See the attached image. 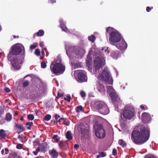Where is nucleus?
<instances>
[{"label": "nucleus", "instance_id": "f257e3e1", "mask_svg": "<svg viewBox=\"0 0 158 158\" xmlns=\"http://www.w3.org/2000/svg\"><path fill=\"white\" fill-rule=\"evenodd\" d=\"M150 130L148 127L141 126L134 129L131 134V139L135 144L141 145L147 141L150 136Z\"/></svg>", "mask_w": 158, "mask_h": 158}, {"label": "nucleus", "instance_id": "f03ea898", "mask_svg": "<svg viewBox=\"0 0 158 158\" xmlns=\"http://www.w3.org/2000/svg\"><path fill=\"white\" fill-rule=\"evenodd\" d=\"M11 49L8 55V60L10 62V64L15 69L19 70L24 60L23 55L17 56L22 52V48L20 46H13Z\"/></svg>", "mask_w": 158, "mask_h": 158}, {"label": "nucleus", "instance_id": "7ed1b4c3", "mask_svg": "<svg viewBox=\"0 0 158 158\" xmlns=\"http://www.w3.org/2000/svg\"><path fill=\"white\" fill-rule=\"evenodd\" d=\"M98 78L106 85H112L113 81L110 72L105 69H104L102 72L99 74Z\"/></svg>", "mask_w": 158, "mask_h": 158}, {"label": "nucleus", "instance_id": "20e7f679", "mask_svg": "<svg viewBox=\"0 0 158 158\" xmlns=\"http://www.w3.org/2000/svg\"><path fill=\"white\" fill-rule=\"evenodd\" d=\"M52 65L53 64H52L50 65V69L53 73L57 75L62 74L64 72L65 69V67L63 64L60 63H56L53 65V67L52 68Z\"/></svg>", "mask_w": 158, "mask_h": 158}, {"label": "nucleus", "instance_id": "39448f33", "mask_svg": "<svg viewBox=\"0 0 158 158\" xmlns=\"http://www.w3.org/2000/svg\"><path fill=\"white\" fill-rule=\"evenodd\" d=\"M123 115L125 118L131 120L135 116L134 110L130 107H125L123 111Z\"/></svg>", "mask_w": 158, "mask_h": 158}, {"label": "nucleus", "instance_id": "423d86ee", "mask_svg": "<svg viewBox=\"0 0 158 158\" xmlns=\"http://www.w3.org/2000/svg\"><path fill=\"white\" fill-rule=\"evenodd\" d=\"M121 35L118 31L112 32L109 34V41L110 43L114 45V43L119 42L121 40Z\"/></svg>", "mask_w": 158, "mask_h": 158}, {"label": "nucleus", "instance_id": "0eeeda50", "mask_svg": "<svg viewBox=\"0 0 158 158\" xmlns=\"http://www.w3.org/2000/svg\"><path fill=\"white\" fill-rule=\"evenodd\" d=\"M96 108L99 113L103 115H106L109 112V110L107 106L101 102L96 103Z\"/></svg>", "mask_w": 158, "mask_h": 158}, {"label": "nucleus", "instance_id": "6e6552de", "mask_svg": "<svg viewBox=\"0 0 158 158\" xmlns=\"http://www.w3.org/2000/svg\"><path fill=\"white\" fill-rule=\"evenodd\" d=\"M95 134L96 136L100 139H102L105 136L106 132L102 125L98 124L97 125V129Z\"/></svg>", "mask_w": 158, "mask_h": 158}, {"label": "nucleus", "instance_id": "1a4fd4ad", "mask_svg": "<svg viewBox=\"0 0 158 158\" xmlns=\"http://www.w3.org/2000/svg\"><path fill=\"white\" fill-rule=\"evenodd\" d=\"M105 61L99 56L95 57L94 62V65L95 70L99 69L103 66L105 64Z\"/></svg>", "mask_w": 158, "mask_h": 158}, {"label": "nucleus", "instance_id": "9d476101", "mask_svg": "<svg viewBox=\"0 0 158 158\" xmlns=\"http://www.w3.org/2000/svg\"><path fill=\"white\" fill-rule=\"evenodd\" d=\"M77 81L80 82H86L87 78L86 74L83 71H79L77 74Z\"/></svg>", "mask_w": 158, "mask_h": 158}, {"label": "nucleus", "instance_id": "9b49d317", "mask_svg": "<svg viewBox=\"0 0 158 158\" xmlns=\"http://www.w3.org/2000/svg\"><path fill=\"white\" fill-rule=\"evenodd\" d=\"M110 95L114 104H116L120 102L121 100L119 97L115 92L110 94Z\"/></svg>", "mask_w": 158, "mask_h": 158}, {"label": "nucleus", "instance_id": "f8f14e48", "mask_svg": "<svg viewBox=\"0 0 158 158\" xmlns=\"http://www.w3.org/2000/svg\"><path fill=\"white\" fill-rule=\"evenodd\" d=\"M115 45L118 49L121 50H125L127 48V45L124 40H122L118 43L115 44Z\"/></svg>", "mask_w": 158, "mask_h": 158}, {"label": "nucleus", "instance_id": "ddd939ff", "mask_svg": "<svg viewBox=\"0 0 158 158\" xmlns=\"http://www.w3.org/2000/svg\"><path fill=\"white\" fill-rule=\"evenodd\" d=\"M141 118L143 123H149L151 121V116L148 113L145 112L142 114Z\"/></svg>", "mask_w": 158, "mask_h": 158}, {"label": "nucleus", "instance_id": "4468645a", "mask_svg": "<svg viewBox=\"0 0 158 158\" xmlns=\"http://www.w3.org/2000/svg\"><path fill=\"white\" fill-rule=\"evenodd\" d=\"M59 145L60 148L64 150H66L69 148L68 144L67 141H61L60 142Z\"/></svg>", "mask_w": 158, "mask_h": 158}, {"label": "nucleus", "instance_id": "2eb2a0df", "mask_svg": "<svg viewBox=\"0 0 158 158\" xmlns=\"http://www.w3.org/2000/svg\"><path fill=\"white\" fill-rule=\"evenodd\" d=\"M96 88L99 92L101 93H105V89L104 86L99 82H98L96 85Z\"/></svg>", "mask_w": 158, "mask_h": 158}, {"label": "nucleus", "instance_id": "dca6fc26", "mask_svg": "<svg viewBox=\"0 0 158 158\" xmlns=\"http://www.w3.org/2000/svg\"><path fill=\"white\" fill-rule=\"evenodd\" d=\"M111 56L114 59H117L121 56V53L118 50H114L111 52Z\"/></svg>", "mask_w": 158, "mask_h": 158}, {"label": "nucleus", "instance_id": "f3484780", "mask_svg": "<svg viewBox=\"0 0 158 158\" xmlns=\"http://www.w3.org/2000/svg\"><path fill=\"white\" fill-rule=\"evenodd\" d=\"M49 154L51 155L52 158H57L58 157V153L56 150L53 148L52 150L49 152Z\"/></svg>", "mask_w": 158, "mask_h": 158}, {"label": "nucleus", "instance_id": "a211bd4d", "mask_svg": "<svg viewBox=\"0 0 158 158\" xmlns=\"http://www.w3.org/2000/svg\"><path fill=\"white\" fill-rule=\"evenodd\" d=\"M48 144H44L42 145L41 147L40 148L41 151L44 152H47L48 150Z\"/></svg>", "mask_w": 158, "mask_h": 158}, {"label": "nucleus", "instance_id": "6ab92c4d", "mask_svg": "<svg viewBox=\"0 0 158 158\" xmlns=\"http://www.w3.org/2000/svg\"><path fill=\"white\" fill-rule=\"evenodd\" d=\"M15 126L17 128H18L22 130L23 131H25V128L23 127V126L21 124H18L17 123H15Z\"/></svg>", "mask_w": 158, "mask_h": 158}, {"label": "nucleus", "instance_id": "aec40b11", "mask_svg": "<svg viewBox=\"0 0 158 158\" xmlns=\"http://www.w3.org/2000/svg\"><path fill=\"white\" fill-rule=\"evenodd\" d=\"M66 138L69 140H72L73 139V136L70 131H68L65 135Z\"/></svg>", "mask_w": 158, "mask_h": 158}, {"label": "nucleus", "instance_id": "412c9836", "mask_svg": "<svg viewBox=\"0 0 158 158\" xmlns=\"http://www.w3.org/2000/svg\"><path fill=\"white\" fill-rule=\"evenodd\" d=\"M6 136V133L3 129L0 130V137L1 139H5Z\"/></svg>", "mask_w": 158, "mask_h": 158}, {"label": "nucleus", "instance_id": "4be33fe9", "mask_svg": "<svg viewBox=\"0 0 158 158\" xmlns=\"http://www.w3.org/2000/svg\"><path fill=\"white\" fill-rule=\"evenodd\" d=\"M12 118V115L10 113H8L6 114L5 119L7 121H10Z\"/></svg>", "mask_w": 158, "mask_h": 158}, {"label": "nucleus", "instance_id": "5701e85b", "mask_svg": "<svg viewBox=\"0 0 158 158\" xmlns=\"http://www.w3.org/2000/svg\"><path fill=\"white\" fill-rule=\"evenodd\" d=\"M106 89H107V91L108 92H109L110 94H111L112 93H114V90L113 89V87L112 86H108L106 87Z\"/></svg>", "mask_w": 158, "mask_h": 158}, {"label": "nucleus", "instance_id": "b1692460", "mask_svg": "<svg viewBox=\"0 0 158 158\" xmlns=\"http://www.w3.org/2000/svg\"><path fill=\"white\" fill-rule=\"evenodd\" d=\"M119 144L123 147H124L127 145V144L125 141L122 139H120L118 141Z\"/></svg>", "mask_w": 158, "mask_h": 158}, {"label": "nucleus", "instance_id": "393cba45", "mask_svg": "<svg viewBox=\"0 0 158 158\" xmlns=\"http://www.w3.org/2000/svg\"><path fill=\"white\" fill-rule=\"evenodd\" d=\"M106 31L107 32L111 33L112 32H115L117 31L112 27H109L106 29Z\"/></svg>", "mask_w": 158, "mask_h": 158}, {"label": "nucleus", "instance_id": "a878e982", "mask_svg": "<svg viewBox=\"0 0 158 158\" xmlns=\"http://www.w3.org/2000/svg\"><path fill=\"white\" fill-rule=\"evenodd\" d=\"M96 38L95 36L92 35L91 36H89L88 37V39L89 40L91 41V42L92 43H93L94 41V40H95Z\"/></svg>", "mask_w": 158, "mask_h": 158}, {"label": "nucleus", "instance_id": "bb28decb", "mask_svg": "<svg viewBox=\"0 0 158 158\" xmlns=\"http://www.w3.org/2000/svg\"><path fill=\"white\" fill-rule=\"evenodd\" d=\"M83 110V108L81 106H77L76 108V110L77 113L82 111Z\"/></svg>", "mask_w": 158, "mask_h": 158}, {"label": "nucleus", "instance_id": "cd10ccee", "mask_svg": "<svg viewBox=\"0 0 158 158\" xmlns=\"http://www.w3.org/2000/svg\"><path fill=\"white\" fill-rule=\"evenodd\" d=\"M44 34V31L42 30H40L36 33L37 35L38 36H43Z\"/></svg>", "mask_w": 158, "mask_h": 158}, {"label": "nucleus", "instance_id": "c85d7f7f", "mask_svg": "<svg viewBox=\"0 0 158 158\" xmlns=\"http://www.w3.org/2000/svg\"><path fill=\"white\" fill-rule=\"evenodd\" d=\"M61 91L59 90L57 92V98H59L61 97H63L64 96V94L62 93L61 92Z\"/></svg>", "mask_w": 158, "mask_h": 158}, {"label": "nucleus", "instance_id": "c756f323", "mask_svg": "<svg viewBox=\"0 0 158 158\" xmlns=\"http://www.w3.org/2000/svg\"><path fill=\"white\" fill-rule=\"evenodd\" d=\"M51 115L50 114L46 115L44 118V120L46 121L49 120L51 118Z\"/></svg>", "mask_w": 158, "mask_h": 158}, {"label": "nucleus", "instance_id": "7c9ffc66", "mask_svg": "<svg viewBox=\"0 0 158 158\" xmlns=\"http://www.w3.org/2000/svg\"><path fill=\"white\" fill-rule=\"evenodd\" d=\"M58 135H55L53 136L52 138L55 140V141L56 143H57L59 141V139L57 138Z\"/></svg>", "mask_w": 158, "mask_h": 158}, {"label": "nucleus", "instance_id": "2f4dec72", "mask_svg": "<svg viewBox=\"0 0 158 158\" xmlns=\"http://www.w3.org/2000/svg\"><path fill=\"white\" fill-rule=\"evenodd\" d=\"M27 118L30 120H32L34 118V116L32 114H29L27 115Z\"/></svg>", "mask_w": 158, "mask_h": 158}, {"label": "nucleus", "instance_id": "473e14b6", "mask_svg": "<svg viewBox=\"0 0 158 158\" xmlns=\"http://www.w3.org/2000/svg\"><path fill=\"white\" fill-rule=\"evenodd\" d=\"M60 27L61 28L62 30L65 32H69V30L65 26V25L64 26H63Z\"/></svg>", "mask_w": 158, "mask_h": 158}, {"label": "nucleus", "instance_id": "72a5a7b5", "mask_svg": "<svg viewBox=\"0 0 158 158\" xmlns=\"http://www.w3.org/2000/svg\"><path fill=\"white\" fill-rule=\"evenodd\" d=\"M29 85V83L28 81H25L23 83V87L24 88L26 87L27 86H28Z\"/></svg>", "mask_w": 158, "mask_h": 158}, {"label": "nucleus", "instance_id": "f704fd0d", "mask_svg": "<svg viewBox=\"0 0 158 158\" xmlns=\"http://www.w3.org/2000/svg\"><path fill=\"white\" fill-rule=\"evenodd\" d=\"M35 54L37 56H39L40 55V50L39 49H36L35 52Z\"/></svg>", "mask_w": 158, "mask_h": 158}, {"label": "nucleus", "instance_id": "c9c22d12", "mask_svg": "<svg viewBox=\"0 0 158 158\" xmlns=\"http://www.w3.org/2000/svg\"><path fill=\"white\" fill-rule=\"evenodd\" d=\"M41 67L42 68H45L47 66L46 63L44 62H42L41 63Z\"/></svg>", "mask_w": 158, "mask_h": 158}, {"label": "nucleus", "instance_id": "e433bc0d", "mask_svg": "<svg viewBox=\"0 0 158 158\" xmlns=\"http://www.w3.org/2000/svg\"><path fill=\"white\" fill-rule=\"evenodd\" d=\"M40 148H38L36 149V151H33V153L36 156L37 155L38 152L40 151Z\"/></svg>", "mask_w": 158, "mask_h": 158}, {"label": "nucleus", "instance_id": "4c0bfd02", "mask_svg": "<svg viewBox=\"0 0 158 158\" xmlns=\"http://www.w3.org/2000/svg\"><path fill=\"white\" fill-rule=\"evenodd\" d=\"M71 98L70 96L69 95H67V96L66 98H64V100H66L68 102H69L70 101Z\"/></svg>", "mask_w": 158, "mask_h": 158}, {"label": "nucleus", "instance_id": "58836bf2", "mask_svg": "<svg viewBox=\"0 0 158 158\" xmlns=\"http://www.w3.org/2000/svg\"><path fill=\"white\" fill-rule=\"evenodd\" d=\"M59 22L60 23V27L65 25V24L63 20L62 19L60 20Z\"/></svg>", "mask_w": 158, "mask_h": 158}, {"label": "nucleus", "instance_id": "ea45409f", "mask_svg": "<svg viewBox=\"0 0 158 158\" xmlns=\"http://www.w3.org/2000/svg\"><path fill=\"white\" fill-rule=\"evenodd\" d=\"M16 148L18 149H21L23 148L22 145L21 144H18L16 146Z\"/></svg>", "mask_w": 158, "mask_h": 158}, {"label": "nucleus", "instance_id": "a19ab883", "mask_svg": "<svg viewBox=\"0 0 158 158\" xmlns=\"http://www.w3.org/2000/svg\"><path fill=\"white\" fill-rule=\"evenodd\" d=\"M101 156L102 157H105L106 156V154L104 152H101L99 153Z\"/></svg>", "mask_w": 158, "mask_h": 158}, {"label": "nucleus", "instance_id": "79ce46f5", "mask_svg": "<svg viewBox=\"0 0 158 158\" xmlns=\"http://www.w3.org/2000/svg\"><path fill=\"white\" fill-rule=\"evenodd\" d=\"M140 107L142 109L144 110L148 109V108L146 106H144L143 105H141Z\"/></svg>", "mask_w": 158, "mask_h": 158}, {"label": "nucleus", "instance_id": "37998d69", "mask_svg": "<svg viewBox=\"0 0 158 158\" xmlns=\"http://www.w3.org/2000/svg\"><path fill=\"white\" fill-rule=\"evenodd\" d=\"M112 154L114 156H115L117 154V152L116 149L114 148L112 150Z\"/></svg>", "mask_w": 158, "mask_h": 158}, {"label": "nucleus", "instance_id": "c03bdc74", "mask_svg": "<svg viewBox=\"0 0 158 158\" xmlns=\"http://www.w3.org/2000/svg\"><path fill=\"white\" fill-rule=\"evenodd\" d=\"M80 94L81 97L83 98L85 96L86 94L85 92L84 91H82L80 93Z\"/></svg>", "mask_w": 158, "mask_h": 158}, {"label": "nucleus", "instance_id": "a18cd8bd", "mask_svg": "<svg viewBox=\"0 0 158 158\" xmlns=\"http://www.w3.org/2000/svg\"><path fill=\"white\" fill-rule=\"evenodd\" d=\"M37 47V46L35 44H33L31 45L30 46V48L31 49H33Z\"/></svg>", "mask_w": 158, "mask_h": 158}, {"label": "nucleus", "instance_id": "49530a36", "mask_svg": "<svg viewBox=\"0 0 158 158\" xmlns=\"http://www.w3.org/2000/svg\"><path fill=\"white\" fill-rule=\"evenodd\" d=\"M4 90L7 93L10 92L11 91L10 89L8 87H6L4 89Z\"/></svg>", "mask_w": 158, "mask_h": 158}, {"label": "nucleus", "instance_id": "de8ad7c7", "mask_svg": "<svg viewBox=\"0 0 158 158\" xmlns=\"http://www.w3.org/2000/svg\"><path fill=\"white\" fill-rule=\"evenodd\" d=\"M63 124L65 126H68L69 125L70 123L69 121H64L63 122Z\"/></svg>", "mask_w": 158, "mask_h": 158}, {"label": "nucleus", "instance_id": "09e8293b", "mask_svg": "<svg viewBox=\"0 0 158 158\" xmlns=\"http://www.w3.org/2000/svg\"><path fill=\"white\" fill-rule=\"evenodd\" d=\"M26 125L27 126H32L33 125V123L31 122H27L26 123Z\"/></svg>", "mask_w": 158, "mask_h": 158}, {"label": "nucleus", "instance_id": "8fccbe9b", "mask_svg": "<svg viewBox=\"0 0 158 158\" xmlns=\"http://www.w3.org/2000/svg\"><path fill=\"white\" fill-rule=\"evenodd\" d=\"M40 45L41 47L42 48V49H44V50H46V48H44V44L42 42H40Z\"/></svg>", "mask_w": 158, "mask_h": 158}, {"label": "nucleus", "instance_id": "3c124183", "mask_svg": "<svg viewBox=\"0 0 158 158\" xmlns=\"http://www.w3.org/2000/svg\"><path fill=\"white\" fill-rule=\"evenodd\" d=\"M73 66L75 68H78L79 66V64L78 63H76L74 64Z\"/></svg>", "mask_w": 158, "mask_h": 158}, {"label": "nucleus", "instance_id": "603ef678", "mask_svg": "<svg viewBox=\"0 0 158 158\" xmlns=\"http://www.w3.org/2000/svg\"><path fill=\"white\" fill-rule=\"evenodd\" d=\"M146 9L147 12H149L151 10V8L149 6H147Z\"/></svg>", "mask_w": 158, "mask_h": 158}, {"label": "nucleus", "instance_id": "864d4df0", "mask_svg": "<svg viewBox=\"0 0 158 158\" xmlns=\"http://www.w3.org/2000/svg\"><path fill=\"white\" fill-rule=\"evenodd\" d=\"M60 117V116L59 115H57L56 114L55 115V118L56 120L58 119Z\"/></svg>", "mask_w": 158, "mask_h": 158}, {"label": "nucleus", "instance_id": "5fc2aeb1", "mask_svg": "<svg viewBox=\"0 0 158 158\" xmlns=\"http://www.w3.org/2000/svg\"><path fill=\"white\" fill-rule=\"evenodd\" d=\"M5 154L6 155L8 154L9 153V149L7 148H5Z\"/></svg>", "mask_w": 158, "mask_h": 158}, {"label": "nucleus", "instance_id": "6e6d98bb", "mask_svg": "<svg viewBox=\"0 0 158 158\" xmlns=\"http://www.w3.org/2000/svg\"><path fill=\"white\" fill-rule=\"evenodd\" d=\"M74 148L77 149L79 148V145L78 144H75L74 145Z\"/></svg>", "mask_w": 158, "mask_h": 158}, {"label": "nucleus", "instance_id": "4d7b16f0", "mask_svg": "<svg viewBox=\"0 0 158 158\" xmlns=\"http://www.w3.org/2000/svg\"><path fill=\"white\" fill-rule=\"evenodd\" d=\"M5 122L4 119H2L0 121V124H2L4 123Z\"/></svg>", "mask_w": 158, "mask_h": 158}, {"label": "nucleus", "instance_id": "13d9d810", "mask_svg": "<svg viewBox=\"0 0 158 158\" xmlns=\"http://www.w3.org/2000/svg\"><path fill=\"white\" fill-rule=\"evenodd\" d=\"M41 54L42 56H44L45 55V53L44 52V49H42Z\"/></svg>", "mask_w": 158, "mask_h": 158}, {"label": "nucleus", "instance_id": "bf43d9fd", "mask_svg": "<svg viewBox=\"0 0 158 158\" xmlns=\"http://www.w3.org/2000/svg\"><path fill=\"white\" fill-rule=\"evenodd\" d=\"M50 2L51 3H54L56 2L55 0H50Z\"/></svg>", "mask_w": 158, "mask_h": 158}, {"label": "nucleus", "instance_id": "052dcab7", "mask_svg": "<svg viewBox=\"0 0 158 158\" xmlns=\"http://www.w3.org/2000/svg\"><path fill=\"white\" fill-rule=\"evenodd\" d=\"M64 118H62H62H60V119L58 120V122L60 123V122L61 121H62V120H64Z\"/></svg>", "mask_w": 158, "mask_h": 158}, {"label": "nucleus", "instance_id": "680f3d73", "mask_svg": "<svg viewBox=\"0 0 158 158\" xmlns=\"http://www.w3.org/2000/svg\"><path fill=\"white\" fill-rule=\"evenodd\" d=\"M23 136V135H19L18 136V138L19 139H22V136Z\"/></svg>", "mask_w": 158, "mask_h": 158}, {"label": "nucleus", "instance_id": "e2e57ef3", "mask_svg": "<svg viewBox=\"0 0 158 158\" xmlns=\"http://www.w3.org/2000/svg\"><path fill=\"white\" fill-rule=\"evenodd\" d=\"M1 153L2 155H6V154H5L4 150L3 149L2 150Z\"/></svg>", "mask_w": 158, "mask_h": 158}, {"label": "nucleus", "instance_id": "0e129e2a", "mask_svg": "<svg viewBox=\"0 0 158 158\" xmlns=\"http://www.w3.org/2000/svg\"><path fill=\"white\" fill-rule=\"evenodd\" d=\"M19 37V36H18V35L17 36H15V35H14L13 36V38H15H15H18Z\"/></svg>", "mask_w": 158, "mask_h": 158}, {"label": "nucleus", "instance_id": "69168bd1", "mask_svg": "<svg viewBox=\"0 0 158 158\" xmlns=\"http://www.w3.org/2000/svg\"><path fill=\"white\" fill-rule=\"evenodd\" d=\"M31 126H28V127H27V129L28 130H31Z\"/></svg>", "mask_w": 158, "mask_h": 158}, {"label": "nucleus", "instance_id": "338daca9", "mask_svg": "<svg viewBox=\"0 0 158 158\" xmlns=\"http://www.w3.org/2000/svg\"><path fill=\"white\" fill-rule=\"evenodd\" d=\"M100 157H101V156L100 155V154L96 156L97 158H100Z\"/></svg>", "mask_w": 158, "mask_h": 158}, {"label": "nucleus", "instance_id": "774afa93", "mask_svg": "<svg viewBox=\"0 0 158 158\" xmlns=\"http://www.w3.org/2000/svg\"><path fill=\"white\" fill-rule=\"evenodd\" d=\"M107 53H108V54H109V53L110 52V51L108 50V48H107V49H106V50H105V51L106 52V51H107Z\"/></svg>", "mask_w": 158, "mask_h": 158}]
</instances>
